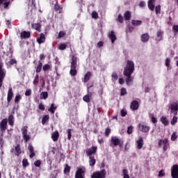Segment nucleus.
I'll return each instance as SVG.
<instances>
[{
  "mask_svg": "<svg viewBox=\"0 0 178 178\" xmlns=\"http://www.w3.org/2000/svg\"><path fill=\"white\" fill-rule=\"evenodd\" d=\"M70 76H76L77 74V70L70 68Z\"/></svg>",
  "mask_w": 178,
  "mask_h": 178,
  "instance_id": "41",
  "label": "nucleus"
},
{
  "mask_svg": "<svg viewBox=\"0 0 178 178\" xmlns=\"http://www.w3.org/2000/svg\"><path fill=\"white\" fill-rule=\"evenodd\" d=\"M90 97H92V93L91 92H88V95H85L83 97V99L84 101V102H90Z\"/></svg>",
  "mask_w": 178,
  "mask_h": 178,
  "instance_id": "30",
  "label": "nucleus"
},
{
  "mask_svg": "<svg viewBox=\"0 0 178 178\" xmlns=\"http://www.w3.org/2000/svg\"><path fill=\"white\" fill-rule=\"evenodd\" d=\"M38 44H44L45 42V34L40 33V37L37 38Z\"/></svg>",
  "mask_w": 178,
  "mask_h": 178,
  "instance_id": "19",
  "label": "nucleus"
},
{
  "mask_svg": "<svg viewBox=\"0 0 178 178\" xmlns=\"http://www.w3.org/2000/svg\"><path fill=\"white\" fill-rule=\"evenodd\" d=\"M25 95L26 97H30V95H31V90H26V91L25 92Z\"/></svg>",
  "mask_w": 178,
  "mask_h": 178,
  "instance_id": "62",
  "label": "nucleus"
},
{
  "mask_svg": "<svg viewBox=\"0 0 178 178\" xmlns=\"http://www.w3.org/2000/svg\"><path fill=\"white\" fill-rule=\"evenodd\" d=\"M15 155L16 156H19L20 154H22V147H20V145H17L15 147Z\"/></svg>",
  "mask_w": 178,
  "mask_h": 178,
  "instance_id": "20",
  "label": "nucleus"
},
{
  "mask_svg": "<svg viewBox=\"0 0 178 178\" xmlns=\"http://www.w3.org/2000/svg\"><path fill=\"white\" fill-rule=\"evenodd\" d=\"M92 19H98V13H97V11H92Z\"/></svg>",
  "mask_w": 178,
  "mask_h": 178,
  "instance_id": "49",
  "label": "nucleus"
},
{
  "mask_svg": "<svg viewBox=\"0 0 178 178\" xmlns=\"http://www.w3.org/2000/svg\"><path fill=\"white\" fill-rule=\"evenodd\" d=\"M172 30H173L175 35L177 34L178 33V25H173Z\"/></svg>",
  "mask_w": 178,
  "mask_h": 178,
  "instance_id": "47",
  "label": "nucleus"
},
{
  "mask_svg": "<svg viewBox=\"0 0 178 178\" xmlns=\"http://www.w3.org/2000/svg\"><path fill=\"white\" fill-rule=\"evenodd\" d=\"M5 77H6V70L3 68V63H2V60H0V88H2Z\"/></svg>",
  "mask_w": 178,
  "mask_h": 178,
  "instance_id": "2",
  "label": "nucleus"
},
{
  "mask_svg": "<svg viewBox=\"0 0 178 178\" xmlns=\"http://www.w3.org/2000/svg\"><path fill=\"white\" fill-rule=\"evenodd\" d=\"M138 128L139 130L140 131H142L143 133H148V131H149V126L147 125V124H145V122H140L138 124Z\"/></svg>",
  "mask_w": 178,
  "mask_h": 178,
  "instance_id": "5",
  "label": "nucleus"
},
{
  "mask_svg": "<svg viewBox=\"0 0 178 178\" xmlns=\"http://www.w3.org/2000/svg\"><path fill=\"white\" fill-rule=\"evenodd\" d=\"M16 63H17V61H16L15 59H11L9 61V65H15Z\"/></svg>",
  "mask_w": 178,
  "mask_h": 178,
  "instance_id": "63",
  "label": "nucleus"
},
{
  "mask_svg": "<svg viewBox=\"0 0 178 178\" xmlns=\"http://www.w3.org/2000/svg\"><path fill=\"white\" fill-rule=\"evenodd\" d=\"M106 170L105 169L101 170L100 171H96L91 175V178H106Z\"/></svg>",
  "mask_w": 178,
  "mask_h": 178,
  "instance_id": "3",
  "label": "nucleus"
},
{
  "mask_svg": "<svg viewBox=\"0 0 178 178\" xmlns=\"http://www.w3.org/2000/svg\"><path fill=\"white\" fill-rule=\"evenodd\" d=\"M31 27L34 29V30H36V31L41 33V24L40 22L32 24Z\"/></svg>",
  "mask_w": 178,
  "mask_h": 178,
  "instance_id": "23",
  "label": "nucleus"
},
{
  "mask_svg": "<svg viewBox=\"0 0 178 178\" xmlns=\"http://www.w3.org/2000/svg\"><path fill=\"white\" fill-rule=\"evenodd\" d=\"M67 139L71 140V138H72V129H67Z\"/></svg>",
  "mask_w": 178,
  "mask_h": 178,
  "instance_id": "50",
  "label": "nucleus"
},
{
  "mask_svg": "<svg viewBox=\"0 0 178 178\" xmlns=\"http://www.w3.org/2000/svg\"><path fill=\"white\" fill-rule=\"evenodd\" d=\"M165 66L167 67H169V66H170V59L169 58H167L165 59Z\"/></svg>",
  "mask_w": 178,
  "mask_h": 178,
  "instance_id": "59",
  "label": "nucleus"
},
{
  "mask_svg": "<svg viewBox=\"0 0 178 178\" xmlns=\"http://www.w3.org/2000/svg\"><path fill=\"white\" fill-rule=\"evenodd\" d=\"M75 178H86V168H79L75 172Z\"/></svg>",
  "mask_w": 178,
  "mask_h": 178,
  "instance_id": "4",
  "label": "nucleus"
},
{
  "mask_svg": "<svg viewBox=\"0 0 178 178\" xmlns=\"http://www.w3.org/2000/svg\"><path fill=\"white\" fill-rule=\"evenodd\" d=\"M154 3H155V1H152L151 0H149L147 3V6L149 10L154 11V10L155 9V5H154Z\"/></svg>",
  "mask_w": 178,
  "mask_h": 178,
  "instance_id": "28",
  "label": "nucleus"
},
{
  "mask_svg": "<svg viewBox=\"0 0 178 178\" xmlns=\"http://www.w3.org/2000/svg\"><path fill=\"white\" fill-rule=\"evenodd\" d=\"M134 72V63L131 60H128L127 63V66L124 70V76H127L126 83L128 86H131L134 80V77L131 76Z\"/></svg>",
  "mask_w": 178,
  "mask_h": 178,
  "instance_id": "1",
  "label": "nucleus"
},
{
  "mask_svg": "<svg viewBox=\"0 0 178 178\" xmlns=\"http://www.w3.org/2000/svg\"><path fill=\"white\" fill-rule=\"evenodd\" d=\"M97 146H92L90 148L86 149L87 156H94L92 155H95L97 154Z\"/></svg>",
  "mask_w": 178,
  "mask_h": 178,
  "instance_id": "6",
  "label": "nucleus"
},
{
  "mask_svg": "<svg viewBox=\"0 0 178 178\" xmlns=\"http://www.w3.org/2000/svg\"><path fill=\"white\" fill-rule=\"evenodd\" d=\"M65 35H66V32H65L63 31H60L59 35H58V37L60 38L65 37Z\"/></svg>",
  "mask_w": 178,
  "mask_h": 178,
  "instance_id": "56",
  "label": "nucleus"
},
{
  "mask_svg": "<svg viewBox=\"0 0 178 178\" xmlns=\"http://www.w3.org/2000/svg\"><path fill=\"white\" fill-rule=\"evenodd\" d=\"M51 138L54 143L58 141V140H59V132H58V131H54L51 134Z\"/></svg>",
  "mask_w": 178,
  "mask_h": 178,
  "instance_id": "25",
  "label": "nucleus"
},
{
  "mask_svg": "<svg viewBox=\"0 0 178 178\" xmlns=\"http://www.w3.org/2000/svg\"><path fill=\"white\" fill-rule=\"evenodd\" d=\"M118 21L120 22V23H122L123 22V16H122V15H119L118 17Z\"/></svg>",
  "mask_w": 178,
  "mask_h": 178,
  "instance_id": "61",
  "label": "nucleus"
},
{
  "mask_svg": "<svg viewBox=\"0 0 178 178\" xmlns=\"http://www.w3.org/2000/svg\"><path fill=\"white\" fill-rule=\"evenodd\" d=\"M177 132H174L171 136V140L176 141V140H177Z\"/></svg>",
  "mask_w": 178,
  "mask_h": 178,
  "instance_id": "39",
  "label": "nucleus"
},
{
  "mask_svg": "<svg viewBox=\"0 0 178 178\" xmlns=\"http://www.w3.org/2000/svg\"><path fill=\"white\" fill-rule=\"evenodd\" d=\"M8 122L9 126H10L11 127H13V126L15 125V116L10 114L7 119V122Z\"/></svg>",
  "mask_w": 178,
  "mask_h": 178,
  "instance_id": "17",
  "label": "nucleus"
},
{
  "mask_svg": "<svg viewBox=\"0 0 178 178\" xmlns=\"http://www.w3.org/2000/svg\"><path fill=\"white\" fill-rule=\"evenodd\" d=\"M48 120H49V115H44L42 119V124H44L45 123H47V122H48Z\"/></svg>",
  "mask_w": 178,
  "mask_h": 178,
  "instance_id": "35",
  "label": "nucleus"
},
{
  "mask_svg": "<svg viewBox=\"0 0 178 178\" xmlns=\"http://www.w3.org/2000/svg\"><path fill=\"white\" fill-rule=\"evenodd\" d=\"M42 69L44 72H47V70H49V69H51V65H49V64H45L43 65Z\"/></svg>",
  "mask_w": 178,
  "mask_h": 178,
  "instance_id": "43",
  "label": "nucleus"
},
{
  "mask_svg": "<svg viewBox=\"0 0 178 178\" xmlns=\"http://www.w3.org/2000/svg\"><path fill=\"white\" fill-rule=\"evenodd\" d=\"M144 147V138L140 136L138 140H136V148L138 149H141Z\"/></svg>",
  "mask_w": 178,
  "mask_h": 178,
  "instance_id": "13",
  "label": "nucleus"
},
{
  "mask_svg": "<svg viewBox=\"0 0 178 178\" xmlns=\"http://www.w3.org/2000/svg\"><path fill=\"white\" fill-rule=\"evenodd\" d=\"M28 149L29 151V158L33 159L34 156H35V152H34V147H33V145L31 143L29 144Z\"/></svg>",
  "mask_w": 178,
  "mask_h": 178,
  "instance_id": "15",
  "label": "nucleus"
},
{
  "mask_svg": "<svg viewBox=\"0 0 178 178\" xmlns=\"http://www.w3.org/2000/svg\"><path fill=\"white\" fill-rule=\"evenodd\" d=\"M141 41L142 42H148L149 41V34L148 33H143L141 35Z\"/></svg>",
  "mask_w": 178,
  "mask_h": 178,
  "instance_id": "21",
  "label": "nucleus"
},
{
  "mask_svg": "<svg viewBox=\"0 0 178 178\" xmlns=\"http://www.w3.org/2000/svg\"><path fill=\"white\" fill-rule=\"evenodd\" d=\"M139 107L140 104H138V102L137 100H134L131 102L130 105V108L131 109V111H137Z\"/></svg>",
  "mask_w": 178,
  "mask_h": 178,
  "instance_id": "14",
  "label": "nucleus"
},
{
  "mask_svg": "<svg viewBox=\"0 0 178 178\" xmlns=\"http://www.w3.org/2000/svg\"><path fill=\"white\" fill-rule=\"evenodd\" d=\"M122 173H123V178H130V177L128 175H129V170L124 169L122 170Z\"/></svg>",
  "mask_w": 178,
  "mask_h": 178,
  "instance_id": "40",
  "label": "nucleus"
},
{
  "mask_svg": "<svg viewBox=\"0 0 178 178\" xmlns=\"http://www.w3.org/2000/svg\"><path fill=\"white\" fill-rule=\"evenodd\" d=\"M67 44L63 43L59 45L58 49H60V51H64L65 48H67Z\"/></svg>",
  "mask_w": 178,
  "mask_h": 178,
  "instance_id": "45",
  "label": "nucleus"
},
{
  "mask_svg": "<svg viewBox=\"0 0 178 178\" xmlns=\"http://www.w3.org/2000/svg\"><path fill=\"white\" fill-rule=\"evenodd\" d=\"M156 15H161V5H158L155 7Z\"/></svg>",
  "mask_w": 178,
  "mask_h": 178,
  "instance_id": "42",
  "label": "nucleus"
},
{
  "mask_svg": "<svg viewBox=\"0 0 178 178\" xmlns=\"http://www.w3.org/2000/svg\"><path fill=\"white\" fill-rule=\"evenodd\" d=\"M120 115L121 116H122V118H124V116H126V115H127V111L122 109L120 111Z\"/></svg>",
  "mask_w": 178,
  "mask_h": 178,
  "instance_id": "54",
  "label": "nucleus"
},
{
  "mask_svg": "<svg viewBox=\"0 0 178 178\" xmlns=\"http://www.w3.org/2000/svg\"><path fill=\"white\" fill-rule=\"evenodd\" d=\"M95 163H97V160H95V157L94 156H90L89 157L90 166H91L92 168L93 166H95Z\"/></svg>",
  "mask_w": 178,
  "mask_h": 178,
  "instance_id": "26",
  "label": "nucleus"
},
{
  "mask_svg": "<svg viewBox=\"0 0 178 178\" xmlns=\"http://www.w3.org/2000/svg\"><path fill=\"white\" fill-rule=\"evenodd\" d=\"M92 76V73L91 72H87L84 75L83 83H88Z\"/></svg>",
  "mask_w": 178,
  "mask_h": 178,
  "instance_id": "22",
  "label": "nucleus"
},
{
  "mask_svg": "<svg viewBox=\"0 0 178 178\" xmlns=\"http://www.w3.org/2000/svg\"><path fill=\"white\" fill-rule=\"evenodd\" d=\"M38 108L40 111H45V106L42 103L39 104Z\"/></svg>",
  "mask_w": 178,
  "mask_h": 178,
  "instance_id": "57",
  "label": "nucleus"
},
{
  "mask_svg": "<svg viewBox=\"0 0 178 178\" xmlns=\"http://www.w3.org/2000/svg\"><path fill=\"white\" fill-rule=\"evenodd\" d=\"M27 129H29L27 126H25L22 129V136L25 143H27L29 140H30V136L27 134Z\"/></svg>",
  "mask_w": 178,
  "mask_h": 178,
  "instance_id": "7",
  "label": "nucleus"
},
{
  "mask_svg": "<svg viewBox=\"0 0 178 178\" xmlns=\"http://www.w3.org/2000/svg\"><path fill=\"white\" fill-rule=\"evenodd\" d=\"M3 5L4 9H8V6L10 5V1H6L5 3H3Z\"/></svg>",
  "mask_w": 178,
  "mask_h": 178,
  "instance_id": "60",
  "label": "nucleus"
},
{
  "mask_svg": "<svg viewBox=\"0 0 178 178\" xmlns=\"http://www.w3.org/2000/svg\"><path fill=\"white\" fill-rule=\"evenodd\" d=\"M31 35V33H30V31H24L21 32V33H20V37L22 39L30 38Z\"/></svg>",
  "mask_w": 178,
  "mask_h": 178,
  "instance_id": "18",
  "label": "nucleus"
},
{
  "mask_svg": "<svg viewBox=\"0 0 178 178\" xmlns=\"http://www.w3.org/2000/svg\"><path fill=\"white\" fill-rule=\"evenodd\" d=\"M29 161L27 160V159H24L22 160V166L23 168H27V166H29Z\"/></svg>",
  "mask_w": 178,
  "mask_h": 178,
  "instance_id": "38",
  "label": "nucleus"
},
{
  "mask_svg": "<svg viewBox=\"0 0 178 178\" xmlns=\"http://www.w3.org/2000/svg\"><path fill=\"white\" fill-rule=\"evenodd\" d=\"M124 20L129 21L131 19V12L130 11H126L124 13Z\"/></svg>",
  "mask_w": 178,
  "mask_h": 178,
  "instance_id": "27",
  "label": "nucleus"
},
{
  "mask_svg": "<svg viewBox=\"0 0 178 178\" xmlns=\"http://www.w3.org/2000/svg\"><path fill=\"white\" fill-rule=\"evenodd\" d=\"M112 143H113V145H114L115 147H120V148H122V147H123V141H122V140L119 139L118 138L116 137H113L112 138Z\"/></svg>",
  "mask_w": 178,
  "mask_h": 178,
  "instance_id": "8",
  "label": "nucleus"
},
{
  "mask_svg": "<svg viewBox=\"0 0 178 178\" xmlns=\"http://www.w3.org/2000/svg\"><path fill=\"white\" fill-rule=\"evenodd\" d=\"M127 94V90L124 88H122L120 89V95L123 97V95H126Z\"/></svg>",
  "mask_w": 178,
  "mask_h": 178,
  "instance_id": "44",
  "label": "nucleus"
},
{
  "mask_svg": "<svg viewBox=\"0 0 178 178\" xmlns=\"http://www.w3.org/2000/svg\"><path fill=\"white\" fill-rule=\"evenodd\" d=\"M161 122L164 126H168L169 125V120H168V118L165 116H162L161 118Z\"/></svg>",
  "mask_w": 178,
  "mask_h": 178,
  "instance_id": "29",
  "label": "nucleus"
},
{
  "mask_svg": "<svg viewBox=\"0 0 178 178\" xmlns=\"http://www.w3.org/2000/svg\"><path fill=\"white\" fill-rule=\"evenodd\" d=\"M159 177H163L165 176V171L163 170H161L159 172Z\"/></svg>",
  "mask_w": 178,
  "mask_h": 178,
  "instance_id": "58",
  "label": "nucleus"
},
{
  "mask_svg": "<svg viewBox=\"0 0 178 178\" xmlns=\"http://www.w3.org/2000/svg\"><path fill=\"white\" fill-rule=\"evenodd\" d=\"M104 134H105V136H106V137H108V136H109V134H111V129L106 128V129H105V133H104Z\"/></svg>",
  "mask_w": 178,
  "mask_h": 178,
  "instance_id": "55",
  "label": "nucleus"
},
{
  "mask_svg": "<svg viewBox=\"0 0 178 178\" xmlns=\"http://www.w3.org/2000/svg\"><path fill=\"white\" fill-rule=\"evenodd\" d=\"M56 106L55 104H51L50 108L48 109L49 112H51L54 115L55 113V111H56Z\"/></svg>",
  "mask_w": 178,
  "mask_h": 178,
  "instance_id": "33",
  "label": "nucleus"
},
{
  "mask_svg": "<svg viewBox=\"0 0 178 178\" xmlns=\"http://www.w3.org/2000/svg\"><path fill=\"white\" fill-rule=\"evenodd\" d=\"M77 60H79L77 57L72 56L70 69H77Z\"/></svg>",
  "mask_w": 178,
  "mask_h": 178,
  "instance_id": "12",
  "label": "nucleus"
},
{
  "mask_svg": "<svg viewBox=\"0 0 178 178\" xmlns=\"http://www.w3.org/2000/svg\"><path fill=\"white\" fill-rule=\"evenodd\" d=\"M42 69V63L41 61H38V65L36 67V73H40Z\"/></svg>",
  "mask_w": 178,
  "mask_h": 178,
  "instance_id": "34",
  "label": "nucleus"
},
{
  "mask_svg": "<svg viewBox=\"0 0 178 178\" xmlns=\"http://www.w3.org/2000/svg\"><path fill=\"white\" fill-rule=\"evenodd\" d=\"M22 99V96L20 95H16L15 99V104H18L19 101Z\"/></svg>",
  "mask_w": 178,
  "mask_h": 178,
  "instance_id": "52",
  "label": "nucleus"
},
{
  "mask_svg": "<svg viewBox=\"0 0 178 178\" xmlns=\"http://www.w3.org/2000/svg\"><path fill=\"white\" fill-rule=\"evenodd\" d=\"M54 9H55L56 12H58V10H62V8H60V6H59V4H58V2L56 3V4L54 5Z\"/></svg>",
  "mask_w": 178,
  "mask_h": 178,
  "instance_id": "53",
  "label": "nucleus"
},
{
  "mask_svg": "<svg viewBox=\"0 0 178 178\" xmlns=\"http://www.w3.org/2000/svg\"><path fill=\"white\" fill-rule=\"evenodd\" d=\"M38 75H36L35 79L33 80V84H38Z\"/></svg>",
  "mask_w": 178,
  "mask_h": 178,
  "instance_id": "64",
  "label": "nucleus"
},
{
  "mask_svg": "<svg viewBox=\"0 0 178 178\" xmlns=\"http://www.w3.org/2000/svg\"><path fill=\"white\" fill-rule=\"evenodd\" d=\"M12 98H13V90L12 88H9L8 94H7V102L9 104L10 101H12Z\"/></svg>",
  "mask_w": 178,
  "mask_h": 178,
  "instance_id": "16",
  "label": "nucleus"
},
{
  "mask_svg": "<svg viewBox=\"0 0 178 178\" xmlns=\"http://www.w3.org/2000/svg\"><path fill=\"white\" fill-rule=\"evenodd\" d=\"M6 129H8V119L5 118L0 122V130L3 133V131H6Z\"/></svg>",
  "mask_w": 178,
  "mask_h": 178,
  "instance_id": "10",
  "label": "nucleus"
},
{
  "mask_svg": "<svg viewBox=\"0 0 178 178\" xmlns=\"http://www.w3.org/2000/svg\"><path fill=\"white\" fill-rule=\"evenodd\" d=\"M34 165L36 168H40L41 166V160H37L34 162Z\"/></svg>",
  "mask_w": 178,
  "mask_h": 178,
  "instance_id": "51",
  "label": "nucleus"
},
{
  "mask_svg": "<svg viewBox=\"0 0 178 178\" xmlns=\"http://www.w3.org/2000/svg\"><path fill=\"white\" fill-rule=\"evenodd\" d=\"M171 176L172 178H178V165H175L171 169Z\"/></svg>",
  "mask_w": 178,
  "mask_h": 178,
  "instance_id": "11",
  "label": "nucleus"
},
{
  "mask_svg": "<svg viewBox=\"0 0 178 178\" xmlns=\"http://www.w3.org/2000/svg\"><path fill=\"white\" fill-rule=\"evenodd\" d=\"M131 24H132V26H141L143 24V21L132 19Z\"/></svg>",
  "mask_w": 178,
  "mask_h": 178,
  "instance_id": "31",
  "label": "nucleus"
},
{
  "mask_svg": "<svg viewBox=\"0 0 178 178\" xmlns=\"http://www.w3.org/2000/svg\"><path fill=\"white\" fill-rule=\"evenodd\" d=\"M70 166L69 165L66 164L65 168H64V174L67 175V173H70Z\"/></svg>",
  "mask_w": 178,
  "mask_h": 178,
  "instance_id": "37",
  "label": "nucleus"
},
{
  "mask_svg": "<svg viewBox=\"0 0 178 178\" xmlns=\"http://www.w3.org/2000/svg\"><path fill=\"white\" fill-rule=\"evenodd\" d=\"M163 149L164 152H166V151H168V147H169V140H168V138H165L163 140Z\"/></svg>",
  "mask_w": 178,
  "mask_h": 178,
  "instance_id": "24",
  "label": "nucleus"
},
{
  "mask_svg": "<svg viewBox=\"0 0 178 178\" xmlns=\"http://www.w3.org/2000/svg\"><path fill=\"white\" fill-rule=\"evenodd\" d=\"M163 31H159L157 32V37H156V41H161L163 40Z\"/></svg>",
  "mask_w": 178,
  "mask_h": 178,
  "instance_id": "32",
  "label": "nucleus"
},
{
  "mask_svg": "<svg viewBox=\"0 0 178 178\" xmlns=\"http://www.w3.org/2000/svg\"><path fill=\"white\" fill-rule=\"evenodd\" d=\"M170 108L171 109V113H174L175 116H177L178 101L171 104Z\"/></svg>",
  "mask_w": 178,
  "mask_h": 178,
  "instance_id": "9",
  "label": "nucleus"
},
{
  "mask_svg": "<svg viewBox=\"0 0 178 178\" xmlns=\"http://www.w3.org/2000/svg\"><path fill=\"white\" fill-rule=\"evenodd\" d=\"M176 123H177V117H176V115H175L172 118V120H171V124H172V126H174V124H176Z\"/></svg>",
  "mask_w": 178,
  "mask_h": 178,
  "instance_id": "48",
  "label": "nucleus"
},
{
  "mask_svg": "<svg viewBox=\"0 0 178 178\" xmlns=\"http://www.w3.org/2000/svg\"><path fill=\"white\" fill-rule=\"evenodd\" d=\"M48 98V92H42L40 94V99H47Z\"/></svg>",
  "mask_w": 178,
  "mask_h": 178,
  "instance_id": "36",
  "label": "nucleus"
},
{
  "mask_svg": "<svg viewBox=\"0 0 178 178\" xmlns=\"http://www.w3.org/2000/svg\"><path fill=\"white\" fill-rule=\"evenodd\" d=\"M134 127L133 126H129L127 127V134H131V133H133V130H134Z\"/></svg>",
  "mask_w": 178,
  "mask_h": 178,
  "instance_id": "46",
  "label": "nucleus"
}]
</instances>
